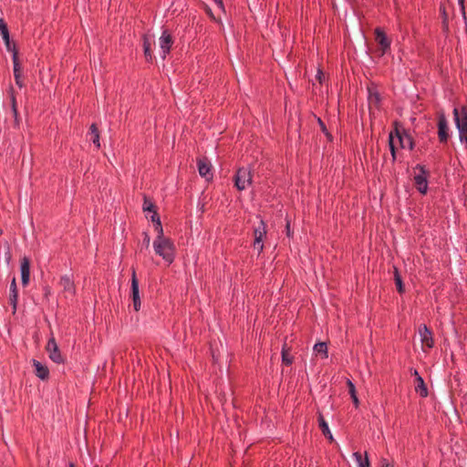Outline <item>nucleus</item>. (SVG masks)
Returning <instances> with one entry per match:
<instances>
[{
	"mask_svg": "<svg viewBox=\"0 0 467 467\" xmlns=\"http://www.w3.org/2000/svg\"><path fill=\"white\" fill-rule=\"evenodd\" d=\"M153 248L155 253L161 256L162 259L168 264H171L174 260V244L169 239L164 237L163 232L158 234V236L153 241Z\"/></svg>",
	"mask_w": 467,
	"mask_h": 467,
	"instance_id": "nucleus-1",
	"label": "nucleus"
},
{
	"mask_svg": "<svg viewBox=\"0 0 467 467\" xmlns=\"http://www.w3.org/2000/svg\"><path fill=\"white\" fill-rule=\"evenodd\" d=\"M172 44L173 38L171 33L167 29L162 30L159 37L160 55L162 59H165L170 53Z\"/></svg>",
	"mask_w": 467,
	"mask_h": 467,
	"instance_id": "nucleus-2",
	"label": "nucleus"
},
{
	"mask_svg": "<svg viewBox=\"0 0 467 467\" xmlns=\"http://www.w3.org/2000/svg\"><path fill=\"white\" fill-rule=\"evenodd\" d=\"M130 297L132 300V305H133L134 310L139 311L141 306V300H140V296L139 281L136 276L135 270L132 271V275H131Z\"/></svg>",
	"mask_w": 467,
	"mask_h": 467,
	"instance_id": "nucleus-3",
	"label": "nucleus"
},
{
	"mask_svg": "<svg viewBox=\"0 0 467 467\" xmlns=\"http://www.w3.org/2000/svg\"><path fill=\"white\" fill-rule=\"evenodd\" d=\"M46 350L48 353V357L52 361L57 364L63 362V358L61 356L60 350L54 337H51L48 339Z\"/></svg>",
	"mask_w": 467,
	"mask_h": 467,
	"instance_id": "nucleus-4",
	"label": "nucleus"
},
{
	"mask_svg": "<svg viewBox=\"0 0 467 467\" xmlns=\"http://www.w3.org/2000/svg\"><path fill=\"white\" fill-rule=\"evenodd\" d=\"M59 285L62 287L65 296H74L76 293V287L74 281L70 275H62L59 281Z\"/></svg>",
	"mask_w": 467,
	"mask_h": 467,
	"instance_id": "nucleus-5",
	"label": "nucleus"
},
{
	"mask_svg": "<svg viewBox=\"0 0 467 467\" xmlns=\"http://www.w3.org/2000/svg\"><path fill=\"white\" fill-rule=\"evenodd\" d=\"M21 280L23 285H26L29 283L30 278V262L29 259L24 257L20 264Z\"/></svg>",
	"mask_w": 467,
	"mask_h": 467,
	"instance_id": "nucleus-6",
	"label": "nucleus"
},
{
	"mask_svg": "<svg viewBox=\"0 0 467 467\" xmlns=\"http://www.w3.org/2000/svg\"><path fill=\"white\" fill-rule=\"evenodd\" d=\"M33 366L36 369V375L40 379H47L49 376V370L47 366L43 365L40 361L33 359Z\"/></svg>",
	"mask_w": 467,
	"mask_h": 467,
	"instance_id": "nucleus-7",
	"label": "nucleus"
},
{
	"mask_svg": "<svg viewBox=\"0 0 467 467\" xmlns=\"http://www.w3.org/2000/svg\"><path fill=\"white\" fill-rule=\"evenodd\" d=\"M13 64H14V77L16 80V84L19 87H23V82L21 80V73H20V65L18 62L17 52L14 51V55L12 56Z\"/></svg>",
	"mask_w": 467,
	"mask_h": 467,
	"instance_id": "nucleus-8",
	"label": "nucleus"
},
{
	"mask_svg": "<svg viewBox=\"0 0 467 467\" xmlns=\"http://www.w3.org/2000/svg\"><path fill=\"white\" fill-rule=\"evenodd\" d=\"M17 288H16V278L14 277L11 285H10V303L13 305L14 310L16 308V303H17Z\"/></svg>",
	"mask_w": 467,
	"mask_h": 467,
	"instance_id": "nucleus-9",
	"label": "nucleus"
},
{
	"mask_svg": "<svg viewBox=\"0 0 467 467\" xmlns=\"http://www.w3.org/2000/svg\"><path fill=\"white\" fill-rule=\"evenodd\" d=\"M143 50L144 55L147 60H151L152 53H151V39L147 36H143Z\"/></svg>",
	"mask_w": 467,
	"mask_h": 467,
	"instance_id": "nucleus-10",
	"label": "nucleus"
},
{
	"mask_svg": "<svg viewBox=\"0 0 467 467\" xmlns=\"http://www.w3.org/2000/svg\"><path fill=\"white\" fill-rule=\"evenodd\" d=\"M151 213H152V214L150 215V220L154 223L155 231L158 234H161V233L163 232V229H162V225H161V223L160 216L158 215L156 211H153Z\"/></svg>",
	"mask_w": 467,
	"mask_h": 467,
	"instance_id": "nucleus-11",
	"label": "nucleus"
},
{
	"mask_svg": "<svg viewBox=\"0 0 467 467\" xmlns=\"http://www.w3.org/2000/svg\"><path fill=\"white\" fill-rule=\"evenodd\" d=\"M90 140L97 146V148L100 147L99 134L95 124L90 126Z\"/></svg>",
	"mask_w": 467,
	"mask_h": 467,
	"instance_id": "nucleus-12",
	"label": "nucleus"
},
{
	"mask_svg": "<svg viewBox=\"0 0 467 467\" xmlns=\"http://www.w3.org/2000/svg\"><path fill=\"white\" fill-rule=\"evenodd\" d=\"M142 209L144 212H153L155 211V205L153 204V202L151 201H150L149 199H147L146 197L144 198V202H143V206H142Z\"/></svg>",
	"mask_w": 467,
	"mask_h": 467,
	"instance_id": "nucleus-13",
	"label": "nucleus"
},
{
	"mask_svg": "<svg viewBox=\"0 0 467 467\" xmlns=\"http://www.w3.org/2000/svg\"><path fill=\"white\" fill-rule=\"evenodd\" d=\"M2 37H3V40H4L5 45L6 47V49L8 51H11L14 54V51H16V50L15 47H13L12 44H11L10 36L6 35V36H4Z\"/></svg>",
	"mask_w": 467,
	"mask_h": 467,
	"instance_id": "nucleus-14",
	"label": "nucleus"
},
{
	"mask_svg": "<svg viewBox=\"0 0 467 467\" xmlns=\"http://www.w3.org/2000/svg\"><path fill=\"white\" fill-rule=\"evenodd\" d=\"M0 34L2 36L9 35L7 25L3 18H0Z\"/></svg>",
	"mask_w": 467,
	"mask_h": 467,
	"instance_id": "nucleus-15",
	"label": "nucleus"
},
{
	"mask_svg": "<svg viewBox=\"0 0 467 467\" xmlns=\"http://www.w3.org/2000/svg\"><path fill=\"white\" fill-rule=\"evenodd\" d=\"M198 171L202 177H204V161L202 159L198 160Z\"/></svg>",
	"mask_w": 467,
	"mask_h": 467,
	"instance_id": "nucleus-16",
	"label": "nucleus"
},
{
	"mask_svg": "<svg viewBox=\"0 0 467 467\" xmlns=\"http://www.w3.org/2000/svg\"><path fill=\"white\" fill-rule=\"evenodd\" d=\"M4 260H5L6 265H9L10 260H11V254H10L8 246L5 247V254H4Z\"/></svg>",
	"mask_w": 467,
	"mask_h": 467,
	"instance_id": "nucleus-17",
	"label": "nucleus"
},
{
	"mask_svg": "<svg viewBox=\"0 0 467 467\" xmlns=\"http://www.w3.org/2000/svg\"><path fill=\"white\" fill-rule=\"evenodd\" d=\"M144 241H145L146 244L149 245V244H150V236L147 234H145Z\"/></svg>",
	"mask_w": 467,
	"mask_h": 467,
	"instance_id": "nucleus-18",
	"label": "nucleus"
},
{
	"mask_svg": "<svg viewBox=\"0 0 467 467\" xmlns=\"http://www.w3.org/2000/svg\"><path fill=\"white\" fill-rule=\"evenodd\" d=\"M199 209L202 212L204 209V203H202L201 202L198 203Z\"/></svg>",
	"mask_w": 467,
	"mask_h": 467,
	"instance_id": "nucleus-19",
	"label": "nucleus"
},
{
	"mask_svg": "<svg viewBox=\"0 0 467 467\" xmlns=\"http://www.w3.org/2000/svg\"><path fill=\"white\" fill-rule=\"evenodd\" d=\"M12 101H13V108L16 110V100H15L14 97H12Z\"/></svg>",
	"mask_w": 467,
	"mask_h": 467,
	"instance_id": "nucleus-20",
	"label": "nucleus"
},
{
	"mask_svg": "<svg viewBox=\"0 0 467 467\" xmlns=\"http://www.w3.org/2000/svg\"><path fill=\"white\" fill-rule=\"evenodd\" d=\"M68 467H75L73 462H69Z\"/></svg>",
	"mask_w": 467,
	"mask_h": 467,
	"instance_id": "nucleus-21",
	"label": "nucleus"
}]
</instances>
